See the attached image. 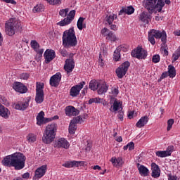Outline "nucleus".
Here are the masks:
<instances>
[{
    "label": "nucleus",
    "mask_w": 180,
    "mask_h": 180,
    "mask_svg": "<svg viewBox=\"0 0 180 180\" xmlns=\"http://www.w3.org/2000/svg\"><path fill=\"white\" fill-rule=\"evenodd\" d=\"M26 156L20 152H16L6 156L3 160L5 167H14L15 169L19 171L25 168Z\"/></svg>",
    "instance_id": "nucleus-1"
},
{
    "label": "nucleus",
    "mask_w": 180,
    "mask_h": 180,
    "mask_svg": "<svg viewBox=\"0 0 180 180\" xmlns=\"http://www.w3.org/2000/svg\"><path fill=\"white\" fill-rule=\"evenodd\" d=\"M62 40L63 46L65 49H71V47H75L78 44L74 27L67 30L63 32Z\"/></svg>",
    "instance_id": "nucleus-2"
},
{
    "label": "nucleus",
    "mask_w": 180,
    "mask_h": 180,
    "mask_svg": "<svg viewBox=\"0 0 180 180\" xmlns=\"http://www.w3.org/2000/svg\"><path fill=\"white\" fill-rule=\"evenodd\" d=\"M58 127L56 123H51L46 126L42 136V142L44 144H51V143L54 141Z\"/></svg>",
    "instance_id": "nucleus-3"
},
{
    "label": "nucleus",
    "mask_w": 180,
    "mask_h": 180,
    "mask_svg": "<svg viewBox=\"0 0 180 180\" xmlns=\"http://www.w3.org/2000/svg\"><path fill=\"white\" fill-rule=\"evenodd\" d=\"M143 5L150 15H153L155 11L161 12L162 8L165 6L164 0H146L143 2Z\"/></svg>",
    "instance_id": "nucleus-4"
},
{
    "label": "nucleus",
    "mask_w": 180,
    "mask_h": 180,
    "mask_svg": "<svg viewBox=\"0 0 180 180\" xmlns=\"http://www.w3.org/2000/svg\"><path fill=\"white\" fill-rule=\"evenodd\" d=\"M5 30L8 36H13L16 30H22V24L16 18H11L5 24Z\"/></svg>",
    "instance_id": "nucleus-5"
},
{
    "label": "nucleus",
    "mask_w": 180,
    "mask_h": 180,
    "mask_svg": "<svg viewBox=\"0 0 180 180\" xmlns=\"http://www.w3.org/2000/svg\"><path fill=\"white\" fill-rule=\"evenodd\" d=\"M155 39H161V41L165 44V43H167V32H165V30L161 32L157 30H150V32H148V41L153 46L155 44Z\"/></svg>",
    "instance_id": "nucleus-6"
},
{
    "label": "nucleus",
    "mask_w": 180,
    "mask_h": 180,
    "mask_svg": "<svg viewBox=\"0 0 180 180\" xmlns=\"http://www.w3.org/2000/svg\"><path fill=\"white\" fill-rule=\"evenodd\" d=\"M129 67H130V62L129 61H125L122 65H120V67L117 68L115 70L117 77H118L120 79L123 78V77H124V75H126L127 73Z\"/></svg>",
    "instance_id": "nucleus-7"
},
{
    "label": "nucleus",
    "mask_w": 180,
    "mask_h": 180,
    "mask_svg": "<svg viewBox=\"0 0 180 180\" xmlns=\"http://www.w3.org/2000/svg\"><path fill=\"white\" fill-rule=\"evenodd\" d=\"M84 123V120L81 117V115L73 118L69 125V133L70 134H75V131L77 130V124Z\"/></svg>",
    "instance_id": "nucleus-8"
},
{
    "label": "nucleus",
    "mask_w": 180,
    "mask_h": 180,
    "mask_svg": "<svg viewBox=\"0 0 180 180\" xmlns=\"http://www.w3.org/2000/svg\"><path fill=\"white\" fill-rule=\"evenodd\" d=\"M131 56L138 60H144L147 57V51L141 47H137L131 51Z\"/></svg>",
    "instance_id": "nucleus-9"
},
{
    "label": "nucleus",
    "mask_w": 180,
    "mask_h": 180,
    "mask_svg": "<svg viewBox=\"0 0 180 180\" xmlns=\"http://www.w3.org/2000/svg\"><path fill=\"white\" fill-rule=\"evenodd\" d=\"M74 18H75V10H72L68 13V17L58 22L57 25L58 26H67L74 20Z\"/></svg>",
    "instance_id": "nucleus-10"
},
{
    "label": "nucleus",
    "mask_w": 180,
    "mask_h": 180,
    "mask_svg": "<svg viewBox=\"0 0 180 180\" xmlns=\"http://www.w3.org/2000/svg\"><path fill=\"white\" fill-rule=\"evenodd\" d=\"M65 71L67 72L68 75L70 76V73L72 72L74 68H75V62H74L73 58H68L65 61V65L63 67Z\"/></svg>",
    "instance_id": "nucleus-11"
},
{
    "label": "nucleus",
    "mask_w": 180,
    "mask_h": 180,
    "mask_svg": "<svg viewBox=\"0 0 180 180\" xmlns=\"http://www.w3.org/2000/svg\"><path fill=\"white\" fill-rule=\"evenodd\" d=\"M84 85H85V82H82L79 84L72 86L70 91V96H72L73 98L78 96L80 91L84 88Z\"/></svg>",
    "instance_id": "nucleus-12"
},
{
    "label": "nucleus",
    "mask_w": 180,
    "mask_h": 180,
    "mask_svg": "<svg viewBox=\"0 0 180 180\" xmlns=\"http://www.w3.org/2000/svg\"><path fill=\"white\" fill-rule=\"evenodd\" d=\"M45 64H49L56 58V51L53 49H46L44 53Z\"/></svg>",
    "instance_id": "nucleus-13"
},
{
    "label": "nucleus",
    "mask_w": 180,
    "mask_h": 180,
    "mask_svg": "<svg viewBox=\"0 0 180 180\" xmlns=\"http://www.w3.org/2000/svg\"><path fill=\"white\" fill-rule=\"evenodd\" d=\"M55 147L67 150L68 148H70V143H68V141L65 138H60L55 141Z\"/></svg>",
    "instance_id": "nucleus-14"
},
{
    "label": "nucleus",
    "mask_w": 180,
    "mask_h": 180,
    "mask_svg": "<svg viewBox=\"0 0 180 180\" xmlns=\"http://www.w3.org/2000/svg\"><path fill=\"white\" fill-rule=\"evenodd\" d=\"M60 81H61V73L57 72L50 79L51 86H54L55 88H57V86L60 85Z\"/></svg>",
    "instance_id": "nucleus-15"
},
{
    "label": "nucleus",
    "mask_w": 180,
    "mask_h": 180,
    "mask_svg": "<svg viewBox=\"0 0 180 180\" xmlns=\"http://www.w3.org/2000/svg\"><path fill=\"white\" fill-rule=\"evenodd\" d=\"M13 88L16 92H19L20 94H26L27 92V87L23 85L22 82H15L13 84Z\"/></svg>",
    "instance_id": "nucleus-16"
},
{
    "label": "nucleus",
    "mask_w": 180,
    "mask_h": 180,
    "mask_svg": "<svg viewBox=\"0 0 180 180\" xmlns=\"http://www.w3.org/2000/svg\"><path fill=\"white\" fill-rule=\"evenodd\" d=\"M47 171V165H44L39 167H38L36 170H35V174L34 176L35 178H42L43 176H44V175H46V172Z\"/></svg>",
    "instance_id": "nucleus-17"
},
{
    "label": "nucleus",
    "mask_w": 180,
    "mask_h": 180,
    "mask_svg": "<svg viewBox=\"0 0 180 180\" xmlns=\"http://www.w3.org/2000/svg\"><path fill=\"white\" fill-rule=\"evenodd\" d=\"M172 150H174L173 146L167 148V150L156 151L155 154H156L157 157H160V158H164L165 157H168V156L171 155V153H172Z\"/></svg>",
    "instance_id": "nucleus-18"
},
{
    "label": "nucleus",
    "mask_w": 180,
    "mask_h": 180,
    "mask_svg": "<svg viewBox=\"0 0 180 180\" xmlns=\"http://www.w3.org/2000/svg\"><path fill=\"white\" fill-rule=\"evenodd\" d=\"M151 169H152V177L153 178H160L161 175V170L160 169V167L158 165L153 162L151 164Z\"/></svg>",
    "instance_id": "nucleus-19"
},
{
    "label": "nucleus",
    "mask_w": 180,
    "mask_h": 180,
    "mask_svg": "<svg viewBox=\"0 0 180 180\" xmlns=\"http://www.w3.org/2000/svg\"><path fill=\"white\" fill-rule=\"evenodd\" d=\"M67 116H77L79 115V110H77L73 106H68L65 109Z\"/></svg>",
    "instance_id": "nucleus-20"
},
{
    "label": "nucleus",
    "mask_w": 180,
    "mask_h": 180,
    "mask_svg": "<svg viewBox=\"0 0 180 180\" xmlns=\"http://www.w3.org/2000/svg\"><path fill=\"white\" fill-rule=\"evenodd\" d=\"M79 165H84V162L81 161H71L65 162L62 165L63 167L65 168H74V167H79Z\"/></svg>",
    "instance_id": "nucleus-21"
},
{
    "label": "nucleus",
    "mask_w": 180,
    "mask_h": 180,
    "mask_svg": "<svg viewBox=\"0 0 180 180\" xmlns=\"http://www.w3.org/2000/svg\"><path fill=\"white\" fill-rule=\"evenodd\" d=\"M107 32H109L108 28L105 27L101 30L102 34L104 36H108V40H110V41H116V35L112 32H110L108 34H106Z\"/></svg>",
    "instance_id": "nucleus-22"
},
{
    "label": "nucleus",
    "mask_w": 180,
    "mask_h": 180,
    "mask_svg": "<svg viewBox=\"0 0 180 180\" xmlns=\"http://www.w3.org/2000/svg\"><path fill=\"white\" fill-rule=\"evenodd\" d=\"M11 115V111L5 106L0 104V116L4 117V119H9V115Z\"/></svg>",
    "instance_id": "nucleus-23"
},
{
    "label": "nucleus",
    "mask_w": 180,
    "mask_h": 180,
    "mask_svg": "<svg viewBox=\"0 0 180 180\" xmlns=\"http://www.w3.org/2000/svg\"><path fill=\"white\" fill-rule=\"evenodd\" d=\"M137 168L141 176H148V172H150L148 168L146 167L144 165H140V163H137Z\"/></svg>",
    "instance_id": "nucleus-24"
},
{
    "label": "nucleus",
    "mask_w": 180,
    "mask_h": 180,
    "mask_svg": "<svg viewBox=\"0 0 180 180\" xmlns=\"http://www.w3.org/2000/svg\"><path fill=\"white\" fill-rule=\"evenodd\" d=\"M148 116L145 115L140 118V120L136 122V126L139 129H141V127H144L147 123H148Z\"/></svg>",
    "instance_id": "nucleus-25"
},
{
    "label": "nucleus",
    "mask_w": 180,
    "mask_h": 180,
    "mask_svg": "<svg viewBox=\"0 0 180 180\" xmlns=\"http://www.w3.org/2000/svg\"><path fill=\"white\" fill-rule=\"evenodd\" d=\"M148 19H151V15L147 11H143L139 15V20L146 25L149 23Z\"/></svg>",
    "instance_id": "nucleus-26"
},
{
    "label": "nucleus",
    "mask_w": 180,
    "mask_h": 180,
    "mask_svg": "<svg viewBox=\"0 0 180 180\" xmlns=\"http://www.w3.org/2000/svg\"><path fill=\"white\" fill-rule=\"evenodd\" d=\"M123 13H127V15H131L134 13V8L132 6L123 7L122 9L120 10L119 15H123Z\"/></svg>",
    "instance_id": "nucleus-27"
},
{
    "label": "nucleus",
    "mask_w": 180,
    "mask_h": 180,
    "mask_svg": "<svg viewBox=\"0 0 180 180\" xmlns=\"http://www.w3.org/2000/svg\"><path fill=\"white\" fill-rule=\"evenodd\" d=\"M108 89H109V86H108L105 82H101V85L98 89V95H102L103 94L108 92Z\"/></svg>",
    "instance_id": "nucleus-28"
},
{
    "label": "nucleus",
    "mask_w": 180,
    "mask_h": 180,
    "mask_svg": "<svg viewBox=\"0 0 180 180\" xmlns=\"http://www.w3.org/2000/svg\"><path fill=\"white\" fill-rule=\"evenodd\" d=\"M101 86V81L98 80H91L89 82V88L91 89V91H96L98 88Z\"/></svg>",
    "instance_id": "nucleus-29"
},
{
    "label": "nucleus",
    "mask_w": 180,
    "mask_h": 180,
    "mask_svg": "<svg viewBox=\"0 0 180 180\" xmlns=\"http://www.w3.org/2000/svg\"><path fill=\"white\" fill-rule=\"evenodd\" d=\"M29 108V101H25V103H18L15 105V109L17 110H26Z\"/></svg>",
    "instance_id": "nucleus-30"
},
{
    "label": "nucleus",
    "mask_w": 180,
    "mask_h": 180,
    "mask_svg": "<svg viewBox=\"0 0 180 180\" xmlns=\"http://www.w3.org/2000/svg\"><path fill=\"white\" fill-rule=\"evenodd\" d=\"M110 161L114 167H120V165H123V159H122V158H112Z\"/></svg>",
    "instance_id": "nucleus-31"
},
{
    "label": "nucleus",
    "mask_w": 180,
    "mask_h": 180,
    "mask_svg": "<svg viewBox=\"0 0 180 180\" xmlns=\"http://www.w3.org/2000/svg\"><path fill=\"white\" fill-rule=\"evenodd\" d=\"M43 122H44V112L41 111L37 116V124H38V126H41Z\"/></svg>",
    "instance_id": "nucleus-32"
},
{
    "label": "nucleus",
    "mask_w": 180,
    "mask_h": 180,
    "mask_svg": "<svg viewBox=\"0 0 180 180\" xmlns=\"http://www.w3.org/2000/svg\"><path fill=\"white\" fill-rule=\"evenodd\" d=\"M168 74L170 78H174V77L176 75V70H175V67L169 65L168 66Z\"/></svg>",
    "instance_id": "nucleus-33"
},
{
    "label": "nucleus",
    "mask_w": 180,
    "mask_h": 180,
    "mask_svg": "<svg viewBox=\"0 0 180 180\" xmlns=\"http://www.w3.org/2000/svg\"><path fill=\"white\" fill-rule=\"evenodd\" d=\"M44 101V93H36L35 101L37 103H42Z\"/></svg>",
    "instance_id": "nucleus-34"
},
{
    "label": "nucleus",
    "mask_w": 180,
    "mask_h": 180,
    "mask_svg": "<svg viewBox=\"0 0 180 180\" xmlns=\"http://www.w3.org/2000/svg\"><path fill=\"white\" fill-rule=\"evenodd\" d=\"M115 19H117V15L115 14H111L105 17V20L108 22V25H112Z\"/></svg>",
    "instance_id": "nucleus-35"
},
{
    "label": "nucleus",
    "mask_w": 180,
    "mask_h": 180,
    "mask_svg": "<svg viewBox=\"0 0 180 180\" xmlns=\"http://www.w3.org/2000/svg\"><path fill=\"white\" fill-rule=\"evenodd\" d=\"M43 88H44V83L37 82L36 86V93H44Z\"/></svg>",
    "instance_id": "nucleus-36"
},
{
    "label": "nucleus",
    "mask_w": 180,
    "mask_h": 180,
    "mask_svg": "<svg viewBox=\"0 0 180 180\" xmlns=\"http://www.w3.org/2000/svg\"><path fill=\"white\" fill-rule=\"evenodd\" d=\"M84 20H85V18L83 17H80L78 19L77 25L79 30H82L84 29Z\"/></svg>",
    "instance_id": "nucleus-37"
},
{
    "label": "nucleus",
    "mask_w": 180,
    "mask_h": 180,
    "mask_svg": "<svg viewBox=\"0 0 180 180\" xmlns=\"http://www.w3.org/2000/svg\"><path fill=\"white\" fill-rule=\"evenodd\" d=\"M44 11V6L41 4L37 5L33 8L34 13H36L37 12H43Z\"/></svg>",
    "instance_id": "nucleus-38"
},
{
    "label": "nucleus",
    "mask_w": 180,
    "mask_h": 180,
    "mask_svg": "<svg viewBox=\"0 0 180 180\" xmlns=\"http://www.w3.org/2000/svg\"><path fill=\"white\" fill-rule=\"evenodd\" d=\"M111 108H112L113 112H117V110H119V108H120V103L115 100Z\"/></svg>",
    "instance_id": "nucleus-39"
},
{
    "label": "nucleus",
    "mask_w": 180,
    "mask_h": 180,
    "mask_svg": "<svg viewBox=\"0 0 180 180\" xmlns=\"http://www.w3.org/2000/svg\"><path fill=\"white\" fill-rule=\"evenodd\" d=\"M113 58L115 61H119L120 60V51L117 49L114 51Z\"/></svg>",
    "instance_id": "nucleus-40"
},
{
    "label": "nucleus",
    "mask_w": 180,
    "mask_h": 180,
    "mask_svg": "<svg viewBox=\"0 0 180 180\" xmlns=\"http://www.w3.org/2000/svg\"><path fill=\"white\" fill-rule=\"evenodd\" d=\"M31 47L34 50V51H36L38 49H39L40 45L35 40H32L31 41Z\"/></svg>",
    "instance_id": "nucleus-41"
},
{
    "label": "nucleus",
    "mask_w": 180,
    "mask_h": 180,
    "mask_svg": "<svg viewBox=\"0 0 180 180\" xmlns=\"http://www.w3.org/2000/svg\"><path fill=\"white\" fill-rule=\"evenodd\" d=\"M20 79H23L24 81H27L30 78V74L29 73H22L19 75Z\"/></svg>",
    "instance_id": "nucleus-42"
},
{
    "label": "nucleus",
    "mask_w": 180,
    "mask_h": 180,
    "mask_svg": "<svg viewBox=\"0 0 180 180\" xmlns=\"http://www.w3.org/2000/svg\"><path fill=\"white\" fill-rule=\"evenodd\" d=\"M27 140L29 141V143H34V141H36V136L33 134H30L27 136Z\"/></svg>",
    "instance_id": "nucleus-43"
},
{
    "label": "nucleus",
    "mask_w": 180,
    "mask_h": 180,
    "mask_svg": "<svg viewBox=\"0 0 180 180\" xmlns=\"http://www.w3.org/2000/svg\"><path fill=\"white\" fill-rule=\"evenodd\" d=\"M69 11H70V9H68V8L62 9L59 11V15L60 16H62V18H65V16H67V15H68Z\"/></svg>",
    "instance_id": "nucleus-44"
},
{
    "label": "nucleus",
    "mask_w": 180,
    "mask_h": 180,
    "mask_svg": "<svg viewBox=\"0 0 180 180\" xmlns=\"http://www.w3.org/2000/svg\"><path fill=\"white\" fill-rule=\"evenodd\" d=\"M101 99L99 98H91L89 100V104L91 105V103H101Z\"/></svg>",
    "instance_id": "nucleus-45"
},
{
    "label": "nucleus",
    "mask_w": 180,
    "mask_h": 180,
    "mask_svg": "<svg viewBox=\"0 0 180 180\" xmlns=\"http://www.w3.org/2000/svg\"><path fill=\"white\" fill-rule=\"evenodd\" d=\"M180 57V53L179 52H176V51L173 53L172 61V63H175L176 60Z\"/></svg>",
    "instance_id": "nucleus-46"
},
{
    "label": "nucleus",
    "mask_w": 180,
    "mask_h": 180,
    "mask_svg": "<svg viewBox=\"0 0 180 180\" xmlns=\"http://www.w3.org/2000/svg\"><path fill=\"white\" fill-rule=\"evenodd\" d=\"M173 124H174V119H169L167 121V131H169V130L172 129Z\"/></svg>",
    "instance_id": "nucleus-47"
},
{
    "label": "nucleus",
    "mask_w": 180,
    "mask_h": 180,
    "mask_svg": "<svg viewBox=\"0 0 180 180\" xmlns=\"http://www.w3.org/2000/svg\"><path fill=\"white\" fill-rule=\"evenodd\" d=\"M50 5H60L61 4V0H46Z\"/></svg>",
    "instance_id": "nucleus-48"
},
{
    "label": "nucleus",
    "mask_w": 180,
    "mask_h": 180,
    "mask_svg": "<svg viewBox=\"0 0 180 180\" xmlns=\"http://www.w3.org/2000/svg\"><path fill=\"white\" fill-rule=\"evenodd\" d=\"M160 55L156 54L152 57V61L155 64H157V63H160Z\"/></svg>",
    "instance_id": "nucleus-49"
},
{
    "label": "nucleus",
    "mask_w": 180,
    "mask_h": 180,
    "mask_svg": "<svg viewBox=\"0 0 180 180\" xmlns=\"http://www.w3.org/2000/svg\"><path fill=\"white\" fill-rule=\"evenodd\" d=\"M117 49L120 52V51H124V52L127 51V45H120Z\"/></svg>",
    "instance_id": "nucleus-50"
},
{
    "label": "nucleus",
    "mask_w": 180,
    "mask_h": 180,
    "mask_svg": "<svg viewBox=\"0 0 180 180\" xmlns=\"http://www.w3.org/2000/svg\"><path fill=\"white\" fill-rule=\"evenodd\" d=\"M39 58H41V57H43V53H44V49H37V51H35Z\"/></svg>",
    "instance_id": "nucleus-51"
},
{
    "label": "nucleus",
    "mask_w": 180,
    "mask_h": 180,
    "mask_svg": "<svg viewBox=\"0 0 180 180\" xmlns=\"http://www.w3.org/2000/svg\"><path fill=\"white\" fill-rule=\"evenodd\" d=\"M98 63L99 65H101V67H103V65H105V63H103V59L102 58L101 53L99 54Z\"/></svg>",
    "instance_id": "nucleus-52"
},
{
    "label": "nucleus",
    "mask_w": 180,
    "mask_h": 180,
    "mask_svg": "<svg viewBox=\"0 0 180 180\" xmlns=\"http://www.w3.org/2000/svg\"><path fill=\"white\" fill-rule=\"evenodd\" d=\"M127 147L129 150V151H131V150H134V143L130 142L127 144Z\"/></svg>",
    "instance_id": "nucleus-53"
},
{
    "label": "nucleus",
    "mask_w": 180,
    "mask_h": 180,
    "mask_svg": "<svg viewBox=\"0 0 180 180\" xmlns=\"http://www.w3.org/2000/svg\"><path fill=\"white\" fill-rule=\"evenodd\" d=\"M124 115V112H123V111H120L119 114L117 115L118 119H120V120H121V122H123V116Z\"/></svg>",
    "instance_id": "nucleus-54"
},
{
    "label": "nucleus",
    "mask_w": 180,
    "mask_h": 180,
    "mask_svg": "<svg viewBox=\"0 0 180 180\" xmlns=\"http://www.w3.org/2000/svg\"><path fill=\"white\" fill-rule=\"evenodd\" d=\"M60 53L63 57H67V54H68L67 53V50H65V49H60Z\"/></svg>",
    "instance_id": "nucleus-55"
},
{
    "label": "nucleus",
    "mask_w": 180,
    "mask_h": 180,
    "mask_svg": "<svg viewBox=\"0 0 180 180\" xmlns=\"http://www.w3.org/2000/svg\"><path fill=\"white\" fill-rule=\"evenodd\" d=\"M112 94L114 96H117L119 95V90L116 88L112 89Z\"/></svg>",
    "instance_id": "nucleus-56"
},
{
    "label": "nucleus",
    "mask_w": 180,
    "mask_h": 180,
    "mask_svg": "<svg viewBox=\"0 0 180 180\" xmlns=\"http://www.w3.org/2000/svg\"><path fill=\"white\" fill-rule=\"evenodd\" d=\"M4 2H6V4H12L13 5H16V1L15 0H2Z\"/></svg>",
    "instance_id": "nucleus-57"
},
{
    "label": "nucleus",
    "mask_w": 180,
    "mask_h": 180,
    "mask_svg": "<svg viewBox=\"0 0 180 180\" xmlns=\"http://www.w3.org/2000/svg\"><path fill=\"white\" fill-rule=\"evenodd\" d=\"M168 77V72H163L161 76H160V79H164V78H167Z\"/></svg>",
    "instance_id": "nucleus-58"
},
{
    "label": "nucleus",
    "mask_w": 180,
    "mask_h": 180,
    "mask_svg": "<svg viewBox=\"0 0 180 180\" xmlns=\"http://www.w3.org/2000/svg\"><path fill=\"white\" fill-rule=\"evenodd\" d=\"M29 176H30V174L29 172H27V173H25L24 174H22V178L24 179H29Z\"/></svg>",
    "instance_id": "nucleus-59"
},
{
    "label": "nucleus",
    "mask_w": 180,
    "mask_h": 180,
    "mask_svg": "<svg viewBox=\"0 0 180 180\" xmlns=\"http://www.w3.org/2000/svg\"><path fill=\"white\" fill-rule=\"evenodd\" d=\"M168 180H178V177L176 176L169 175Z\"/></svg>",
    "instance_id": "nucleus-60"
},
{
    "label": "nucleus",
    "mask_w": 180,
    "mask_h": 180,
    "mask_svg": "<svg viewBox=\"0 0 180 180\" xmlns=\"http://www.w3.org/2000/svg\"><path fill=\"white\" fill-rule=\"evenodd\" d=\"M134 115V111H131L129 112L127 116L129 119H133Z\"/></svg>",
    "instance_id": "nucleus-61"
},
{
    "label": "nucleus",
    "mask_w": 180,
    "mask_h": 180,
    "mask_svg": "<svg viewBox=\"0 0 180 180\" xmlns=\"http://www.w3.org/2000/svg\"><path fill=\"white\" fill-rule=\"evenodd\" d=\"M110 29L111 30H117V26L116 25H111Z\"/></svg>",
    "instance_id": "nucleus-62"
},
{
    "label": "nucleus",
    "mask_w": 180,
    "mask_h": 180,
    "mask_svg": "<svg viewBox=\"0 0 180 180\" xmlns=\"http://www.w3.org/2000/svg\"><path fill=\"white\" fill-rule=\"evenodd\" d=\"M52 119L51 118H44L43 123H49V122H51Z\"/></svg>",
    "instance_id": "nucleus-63"
},
{
    "label": "nucleus",
    "mask_w": 180,
    "mask_h": 180,
    "mask_svg": "<svg viewBox=\"0 0 180 180\" xmlns=\"http://www.w3.org/2000/svg\"><path fill=\"white\" fill-rule=\"evenodd\" d=\"M91 145L89 143L87 144V146L85 148L86 151H91Z\"/></svg>",
    "instance_id": "nucleus-64"
}]
</instances>
